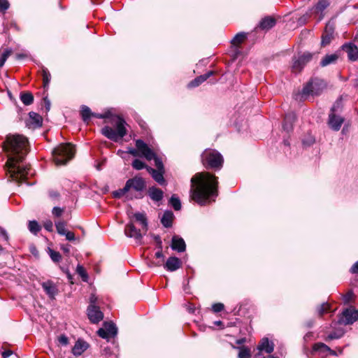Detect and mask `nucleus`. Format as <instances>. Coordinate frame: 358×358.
<instances>
[{
    "instance_id": "0e129e2a",
    "label": "nucleus",
    "mask_w": 358,
    "mask_h": 358,
    "mask_svg": "<svg viewBox=\"0 0 358 358\" xmlns=\"http://www.w3.org/2000/svg\"><path fill=\"white\" fill-rule=\"evenodd\" d=\"M340 336H341V335L337 336V335H336V334H331L328 336L327 338L331 340V339H334V338H338Z\"/></svg>"
},
{
    "instance_id": "4be33fe9",
    "label": "nucleus",
    "mask_w": 358,
    "mask_h": 358,
    "mask_svg": "<svg viewBox=\"0 0 358 358\" xmlns=\"http://www.w3.org/2000/svg\"><path fill=\"white\" fill-rule=\"evenodd\" d=\"M185 243L182 238L178 237L177 236H174L172 238L171 248L173 250H176L178 252H181L185 250Z\"/></svg>"
},
{
    "instance_id": "2eb2a0df",
    "label": "nucleus",
    "mask_w": 358,
    "mask_h": 358,
    "mask_svg": "<svg viewBox=\"0 0 358 358\" xmlns=\"http://www.w3.org/2000/svg\"><path fill=\"white\" fill-rule=\"evenodd\" d=\"M148 194L155 202H159L164 197V192L162 189L155 186L149 187Z\"/></svg>"
},
{
    "instance_id": "a19ab883",
    "label": "nucleus",
    "mask_w": 358,
    "mask_h": 358,
    "mask_svg": "<svg viewBox=\"0 0 358 358\" xmlns=\"http://www.w3.org/2000/svg\"><path fill=\"white\" fill-rule=\"evenodd\" d=\"M12 50L10 49H6L3 52L1 53L0 56V68H1L8 57L11 55Z\"/></svg>"
},
{
    "instance_id": "aec40b11",
    "label": "nucleus",
    "mask_w": 358,
    "mask_h": 358,
    "mask_svg": "<svg viewBox=\"0 0 358 358\" xmlns=\"http://www.w3.org/2000/svg\"><path fill=\"white\" fill-rule=\"evenodd\" d=\"M42 287L50 298L54 299L57 294V288L55 283L50 280L42 283Z\"/></svg>"
},
{
    "instance_id": "f03ea898",
    "label": "nucleus",
    "mask_w": 358,
    "mask_h": 358,
    "mask_svg": "<svg viewBox=\"0 0 358 358\" xmlns=\"http://www.w3.org/2000/svg\"><path fill=\"white\" fill-rule=\"evenodd\" d=\"M191 198L200 205L208 203L210 196L217 195V178L208 172L198 173L191 179Z\"/></svg>"
},
{
    "instance_id": "e2e57ef3",
    "label": "nucleus",
    "mask_w": 358,
    "mask_h": 358,
    "mask_svg": "<svg viewBox=\"0 0 358 358\" xmlns=\"http://www.w3.org/2000/svg\"><path fill=\"white\" fill-rule=\"evenodd\" d=\"M12 353L11 350H6L3 351L1 355L3 358H8L12 355Z\"/></svg>"
},
{
    "instance_id": "2f4dec72",
    "label": "nucleus",
    "mask_w": 358,
    "mask_h": 358,
    "mask_svg": "<svg viewBox=\"0 0 358 358\" xmlns=\"http://www.w3.org/2000/svg\"><path fill=\"white\" fill-rule=\"evenodd\" d=\"M113 195L115 198H121L122 196L126 195V197L130 199H133V196H131L127 189H126V187L124 186L122 189H119L113 192Z\"/></svg>"
},
{
    "instance_id": "09e8293b",
    "label": "nucleus",
    "mask_w": 358,
    "mask_h": 358,
    "mask_svg": "<svg viewBox=\"0 0 358 358\" xmlns=\"http://www.w3.org/2000/svg\"><path fill=\"white\" fill-rule=\"evenodd\" d=\"M50 256L52 260L55 262H59L62 259L59 252L51 250H50Z\"/></svg>"
},
{
    "instance_id": "4468645a",
    "label": "nucleus",
    "mask_w": 358,
    "mask_h": 358,
    "mask_svg": "<svg viewBox=\"0 0 358 358\" xmlns=\"http://www.w3.org/2000/svg\"><path fill=\"white\" fill-rule=\"evenodd\" d=\"M182 262L179 258L171 257L166 260L164 266L166 271L172 272L180 268Z\"/></svg>"
},
{
    "instance_id": "4c0bfd02",
    "label": "nucleus",
    "mask_w": 358,
    "mask_h": 358,
    "mask_svg": "<svg viewBox=\"0 0 358 358\" xmlns=\"http://www.w3.org/2000/svg\"><path fill=\"white\" fill-rule=\"evenodd\" d=\"M162 249H159V250L155 253V256L157 259V261L153 262V264L156 266H160L164 264V256L162 251Z\"/></svg>"
},
{
    "instance_id": "5fc2aeb1",
    "label": "nucleus",
    "mask_w": 358,
    "mask_h": 358,
    "mask_svg": "<svg viewBox=\"0 0 358 358\" xmlns=\"http://www.w3.org/2000/svg\"><path fill=\"white\" fill-rule=\"evenodd\" d=\"M212 308L215 313H219L224 309V304L221 303H215L213 305Z\"/></svg>"
},
{
    "instance_id": "423d86ee",
    "label": "nucleus",
    "mask_w": 358,
    "mask_h": 358,
    "mask_svg": "<svg viewBox=\"0 0 358 358\" xmlns=\"http://www.w3.org/2000/svg\"><path fill=\"white\" fill-rule=\"evenodd\" d=\"M126 189L133 198L141 199L143 197L141 192L145 188V181L140 176H135L129 179L125 183Z\"/></svg>"
},
{
    "instance_id": "49530a36",
    "label": "nucleus",
    "mask_w": 358,
    "mask_h": 358,
    "mask_svg": "<svg viewBox=\"0 0 358 358\" xmlns=\"http://www.w3.org/2000/svg\"><path fill=\"white\" fill-rule=\"evenodd\" d=\"M329 311H331V306L328 303H322L318 309V313L320 316Z\"/></svg>"
},
{
    "instance_id": "f3484780",
    "label": "nucleus",
    "mask_w": 358,
    "mask_h": 358,
    "mask_svg": "<svg viewBox=\"0 0 358 358\" xmlns=\"http://www.w3.org/2000/svg\"><path fill=\"white\" fill-rule=\"evenodd\" d=\"M329 0H319L315 6L313 8V12L319 15V20L324 17V10L329 6Z\"/></svg>"
},
{
    "instance_id": "c9c22d12",
    "label": "nucleus",
    "mask_w": 358,
    "mask_h": 358,
    "mask_svg": "<svg viewBox=\"0 0 358 358\" xmlns=\"http://www.w3.org/2000/svg\"><path fill=\"white\" fill-rule=\"evenodd\" d=\"M104 328L109 334L110 336H114L117 334V328L113 323L106 322L104 324Z\"/></svg>"
},
{
    "instance_id": "ea45409f",
    "label": "nucleus",
    "mask_w": 358,
    "mask_h": 358,
    "mask_svg": "<svg viewBox=\"0 0 358 358\" xmlns=\"http://www.w3.org/2000/svg\"><path fill=\"white\" fill-rule=\"evenodd\" d=\"M328 26L326 27V32L322 35V44L323 45H328L332 38V30L330 29V31H327Z\"/></svg>"
},
{
    "instance_id": "5701e85b",
    "label": "nucleus",
    "mask_w": 358,
    "mask_h": 358,
    "mask_svg": "<svg viewBox=\"0 0 358 358\" xmlns=\"http://www.w3.org/2000/svg\"><path fill=\"white\" fill-rule=\"evenodd\" d=\"M29 116V117L27 122L28 126L35 128L42 125V117L40 115L34 112H30Z\"/></svg>"
},
{
    "instance_id": "9b49d317",
    "label": "nucleus",
    "mask_w": 358,
    "mask_h": 358,
    "mask_svg": "<svg viewBox=\"0 0 358 358\" xmlns=\"http://www.w3.org/2000/svg\"><path fill=\"white\" fill-rule=\"evenodd\" d=\"M57 233L59 235L65 236L68 241L75 240V234L72 231H67L66 229V222L64 220H57L55 222Z\"/></svg>"
},
{
    "instance_id": "052dcab7",
    "label": "nucleus",
    "mask_w": 358,
    "mask_h": 358,
    "mask_svg": "<svg viewBox=\"0 0 358 358\" xmlns=\"http://www.w3.org/2000/svg\"><path fill=\"white\" fill-rule=\"evenodd\" d=\"M350 271L352 273H358V261L352 266Z\"/></svg>"
},
{
    "instance_id": "c756f323",
    "label": "nucleus",
    "mask_w": 358,
    "mask_h": 358,
    "mask_svg": "<svg viewBox=\"0 0 358 358\" xmlns=\"http://www.w3.org/2000/svg\"><path fill=\"white\" fill-rule=\"evenodd\" d=\"M338 57L336 54L327 55L322 59L320 64L322 66H327L334 63L338 59Z\"/></svg>"
},
{
    "instance_id": "ddd939ff",
    "label": "nucleus",
    "mask_w": 358,
    "mask_h": 358,
    "mask_svg": "<svg viewBox=\"0 0 358 358\" xmlns=\"http://www.w3.org/2000/svg\"><path fill=\"white\" fill-rule=\"evenodd\" d=\"M334 107L331 108V113L329 114V127L334 131H338L342 124L344 122V119L340 116L336 115L334 113Z\"/></svg>"
},
{
    "instance_id": "f257e3e1",
    "label": "nucleus",
    "mask_w": 358,
    "mask_h": 358,
    "mask_svg": "<svg viewBox=\"0 0 358 358\" xmlns=\"http://www.w3.org/2000/svg\"><path fill=\"white\" fill-rule=\"evenodd\" d=\"M3 150L8 153L6 164L10 177L17 182H24L30 173V167L20 166L29 150L27 138L20 134L10 135L3 145Z\"/></svg>"
},
{
    "instance_id": "1a4fd4ad",
    "label": "nucleus",
    "mask_w": 358,
    "mask_h": 358,
    "mask_svg": "<svg viewBox=\"0 0 358 358\" xmlns=\"http://www.w3.org/2000/svg\"><path fill=\"white\" fill-rule=\"evenodd\" d=\"M312 55L310 53H303L301 55L294 57L292 65V71L294 73H299L301 71L303 66L310 61Z\"/></svg>"
},
{
    "instance_id": "393cba45",
    "label": "nucleus",
    "mask_w": 358,
    "mask_h": 358,
    "mask_svg": "<svg viewBox=\"0 0 358 358\" xmlns=\"http://www.w3.org/2000/svg\"><path fill=\"white\" fill-rule=\"evenodd\" d=\"M275 24V20L272 17H266L259 22V27L263 30H268Z\"/></svg>"
},
{
    "instance_id": "f704fd0d",
    "label": "nucleus",
    "mask_w": 358,
    "mask_h": 358,
    "mask_svg": "<svg viewBox=\"0 0 358 358\" xmlns=\"http://www.w3.org/2000/svg\"><path fill=\"white\" fill-rule=\"evenodd\" d=\"M313 350L315 352H329L330 353L334 354L329 347L322 343H315L313 347Z\"/></svg>"
},
{
    "instance_id": "de8ad7c7",
    "label": "nucleus",
    "mask_w": 358,
    "mask_h": 358,
    "mask_svg": "<svg viewBox=\"0 0 358 358\" xmlns=\"http://www.w3.org/2000/svg\"><path fill=\"white\" fill-rule=\"evenodd\" d=\"M355 295L352 291H348L345 294L343 295V300L345 303H348L354 299Z\"/></svg>"
},
{
    "instance_id": "79ce46f5",
    "label": "nucleus",
    "mask_w": 358,
    "mask_h": 358,
    "mask_svg": "<svg viewBox=\"0 0 358 358\" xmlns=\"http://www.w3.org/2000/svg\"><path fill=\"white\" fill-rule=\"evenodd\" d=\"M131 166L136 170H141L144 168L147 169V168H149L144 162L138 159H136L133 161Z\"/></svg>"
},
{
    "instance_id": "a878e982",
    "label": "nucleus",
    "mask_w": 358,
    "mask_h": 358,
    "mask_svg": "<svg viewBox=\"0 0 358 358\" xmlns=\"http://www.w3.org/2000/svg\"><path fill=\"white\" fill-rule=\"evenodd\" d=\"M212 73H213V72L210 71V72L207 73L206 74H204V75H202V76H200L196 78L194 80H193L188 84V87H195L199 86L202 83H203L205 80H206L212 75Z\"/></svg>"
},
{
    "instance_id": "6e6552de",
    "label": "nucleus",
    "mask_w": 358,
    "mask_h": 358,
    "mask_svg": "<svg viewBox=\"0 0 358 358\" xmlns=\"http://www.w3.org/2000/svg\"><path fill=\"white\" fill-rule=\"evenodd\" d=\"M136 148H129L127 153L134 157H143L148 161H151L152 159L155 157V151L143 141L140 139L136 140Z\"/></svg>"
},
{
    "instance_id": "13d9d810",
    "label": "nucleus",
    "mask_w": 358,
    "mask_h": 358,
    "mask_svg": "<svg viewBox=\"0 0 358 358\" xmlns=\"http://www.w3.org/2000/svg\"><path fill=\"white\" fill-rule=\"evenodd\" d=\"M97 301V297L95 294H92L90 298V306H96Z\"/></svg>"
},
{
    "instance_id": "37998d69",
    "label": "nucleus",
    "mask_w": 358,
    "mask_h": 358,
    "mask_svg": "<svg viewBox=\"0 0 358 358\" xmlns=\"http://www.w3.org/2000/svg\"><path fill=\"white\" fill-rule=\"evenodd\" d=\"M29 229L31 233L36 234L41 230V227L37 222L30 221L29 222Z\"/></svg>"
},
{
    "instance_id": "774afa93",
    "label": "nucleus",
    "mask_w": 358,
    "mask_h": 358,
    "mask_svg": "<svg viewBox=\"0 0 358 358\" xmlns=\"http://www.w3.org/2000/svg\"><path fill=\"white\" fill-rule=\"evenodd\" d=\"M64 251L68 252H69V249L68 248H64Z\"/></svg>"
},
{
    "instance_id": "20e7f679",
    "label": "nucleus",
    "mask_w": 358,
    "mask_h": 358,
    "mask_svg": "<svg viewBox=\"0 0 358 358\" xmlns=\"http://www.w3.org/2000/svg\"><path fill=\"white\" fill-rule=\"evenodd\" d=\"M125 122L120 117L116 118L115 129L106 126L101 129V133L108 138L118 142L127 134V129L124 127Z\"/></svg>"
},
{
    "instance_id": "69168bd1",
    "label": "nucleus",
    "mask_w": 358,
    "mask_h": 358,
    "mask_svg": "<svg viewBox=\"0 0 358 358\" xmlns=\"http://www.w3.org/2000/svg\"><path fill=\"white\" fill-rule=\"evenodd\" d=\"M92 117H98V118H105L106 117V115H96V114H94V115Z\"/></svg>"
},
{
    "instance_id": "4d7b16f0",
    "label": "nucleus",
    "mask_w": 358,
    "mask_h": 358,
    "mask_svg": "<svg viewBox=\"0 0 358 358\" xmlns=\"http://www.w3.org/2000/svg\"><path fill=\"white\" fill-rule=\"evenodd\" d=\"M97 333L98 335L103 338H107L110 337L109 334H108L105 328L99 329Z\"/></svg>"
},
{
    "instance_id": "473e14b6",
    "label": "nucleus",
    "mask_w": 358,
    "mask_h": 358,
    "mask_svg": "<svg viewBox=\"0 0 358 358\" xmlns=\"http://www.w3.org/2000/svg\"><path fill=\"white\" fill-rule=\"evenodd\" d=\"M20 99L24 105L29 106L33 103L34 96L30 92H24L21 94Z\"/></svg>"
},
{
    "instance_id": "bf43d9fd",
    "label": "nucleus",
    "mask_w": 358,
    "mask_h": 358,
    "mask_svg": "<svg viewBox=\"0 0 358 358\" xmlns=\"http://www.w3.org/2000/svg\"><path fill=\"white\" fill-rule=\"evenodd\" d=\"M49 196L52 199H57L59 196V194L57 192V191H55V190H50L49 192Z\"/></svg>"
},
{
    "instance_id": "412c9836",
    "label": "nucleus",
    "mask_w": 358,
    "mask_h": 358,
    "mask_svg": "<svg viewBox=\"0 0 358 358\" xmlns=\"http://www.w3.org/2000/svg\"><path fill=\"white\" fill-rule=\"evenodd\" d=\"M87 348L88 344L85 341L79 339L75 343L71 352L75 356H80L87 349Z\"/></svg>"
},
{
    "instance_id": "9d476101",
    "label": "nucleus",
    "mask_w": 358,
    "mask_h": 358,
    "mask_svg": "<svg viewBox=\"0 0 358 358\" xmlns=\"http://www.w3.org/2000/svg\"><path fill=\"white\" fill-rule=\"evenodd\" d=\"M358 319V311L354 308H348L343 312L340 322L344 324H350Z\"/></svg>"
},
{
    "instance_id": "338daca9",
    "label": "nucleus",
    "mask_w": 358,
    "mask_h": 358,
    "mask_svg": "<svg viewBox=\"0 0 358 358\" xmlns=\"http://www.w3.org/2000/svg\"><path fill=\"white\" fill-rule=\"evenodd\" d=\"M50 102L48 101L46 102V108H47V109H48V110H49V109H50Z\"/></svg>"
},
{
    "instance_id": "bb28decb",
    "label": "nucleus",
    "mask_w": 358,
    "mask_h": 358,
    "mask_svg": "<svg viewBox=\"0 0 358 358\" xmlns=\"http://www.w3.org/2000/svg\"><path fill=\"white\" fill-rule=\"evenodd\" d=\"M134 217L136 221L140 222L142 226V230L145 233L148 230V222L145 215L142 213H136L134 214Z\"/></svg>"
},
{
    "instance_id": "58836bf2",
    "label": "nucleus",
    "mask_w": 358,
    "mask_h": 358,
    "mask_svg": "<svg viewBox=\"0 0 358 358\" xmlns=\"http://www.w3.org/2000/svg\"><path fill=\"white\" fill-rule=\"evenodd\" d=\"M42 76H43V86L44 87H46L48 86L51 76L48 70L45 68L42 69Z\"/></svg>"
},
{
    "instance_id": "603ef678",
    "label": "nucleus",
    "mask_w": 358,
    "mask_h": 358,
    "mask_svg": "<svg viewBox=\"0 0 358 358\" xmlns=\"http://www.w3.org/2000/svg\"><path fill=\"white\" fill-rule=\"evenodd\" d=\"M63 213H64V209L61 208L59 207H54L52 210V215L57 217H60Z\"/></svg>"
},
{
    "instance_id": "7c9ffc66",
    "label": "nucleus",
    "mask_w": 358,
    "mask_h": 358,
    "mask_svg": "<svg viewBox=\"0 0 358 358\" xmlns=\"http://www.w3.org/2000/svg\"><path fill=\"white\" fill-rule=\"evenodd\" d=\"M80 113L84 122H87L94 115L90 108L86 106H82Z\"/></svg>"
},
{
    "instance_id": "a18cd8bd",
    "label": "nucleus",
    "mask_w": 358,
    "mask_h": 358,
    "mask_svg": "<svg viewBox=\"0 0 358 358\" xmlns=\"http://www.w3.org/2000/svg\"><path fill=\"white\" fill-rule=\"evenodd\" d=\"M251 353L250 349L247 348H241L238 353V358H250Z\"/></svg>"
},
{
    "instance_id": "cd10ccee",
    "label": "nucleus",
    "mask_w": 358,
    "mask_h": 358,
    "mask_svg": "<svg viewBox=\"0 0 358 358\" xmlns=\"http://www.w3.org/2000/svg\"><path fill=\"white\" fill-rule=\"evenodd\" d=\"M173 218V213L171 211H166L162 217L161 222L165 227H170L172 224Z\"/></svg>"
},
{
    "instance_id": "c03bdc74",
    "label": "nucleus",
    "mask_w": 358,
    "mask_h": 358,
    "mask_svg": "<svg viewBox=\"0 0 358 358\" xmlns=\"http://www.w3.org/2000/svg\"><path fill=\"white\" fill-rule=\"evenodd\" d=\"M76 271L80 275L83 281L86 282L87 280L88 275L83 266L78 265Z\"/></svg>"
},
{
    "instance_id": "39448f33",
    "label": "nucleus",
    "mask_w": 358,
    "mask_h": 358,
    "mask_svg": "<svg viewBox=\"0 0 358 358\" xmlns=\"http://www.w3.org/2000/svg\"><path fill=\"white\" fill-rule=\"evenodd\" d=\"M201 161L207 169H220L222 166L223 158L217 151L207 149L201 155Z\"/></svg>"
},
{
    "instance_id": "8fccbe9b",
    "label": "nucleus",
    "mask_w": 358,
    "mask_h": 358,
    "mask_svg": "<svg viewBox=\"0 0 358 358\" xmlns=\"http://www.w3.org/2000/svg\"><path fill=\"white\" fill-rule=\"evenodd\" d=\"M154 159L155 160V166L157 169V170L159 171H164V165H163V163L160 160V159H159L157 155H156V153L155 152V157L152 159V160Z\"/></svg>"
},
{
    "instance_id": "680f3d73",
    "label": "nucleus",
    "mask_w": 358,
    "mask_h": 358,
    "mask_svg": "<svg viewBox=\"0 0 358 358\" xmlns=\"http://www.w3.org/2000/svg\"><path fill=\"white\" fill-rule=\"evenodd\" d=\"M155 240L157 243L158 248L160 250L162 249V243L160 237L159 236H155Z\"/></svg>"
},
{
    "instance_id": "6e6d98bb",
    "label": "nucleus",
    "mask_w": 358,
    "mask_h": 358,
    "mask_svg": "<svg viewBox=\"0 0 358 358\" xmlns=\"http://www.w3.org/2000/svg\"><path fill=\"white\" fill-rule=\"evenodd\" d=\"M44 228L48 231H52L53 224L51 220H46L43 224Z\"/></svg>"
},
{
    "instance_id": "c85d7f7f",
    "label": "nucleus",
    "mask_w": 358,
    "mask_h": 358,
    "mask_svg": "<svg viewBox=\"0 0 358 358\" xmlns=\"http://www.w3.org/2000/svg\"><path fill=\"white\" fill-rule=\"evenodd\" d=\"M247 38V34L240 32L237 34L231 40V43L234 46H238L243 43Z\"/></svg>"
},
{
    "instance_id": "864d4df0",
    "label": "nucleus",
    "mask_w": 358,
    "mask_h": 358,
    "mask_svg": "<svg viewBox=\"0 0 358 358\" xmlns=\"http://www.w3.org/2000/svg\"><path fill=\"white\" fill-rule=\"evenodd\" d=\"M58 341L62 345H67L69 344V338L65 335H61L58 337Z\"/></svg>"
},
{
    "instance_id": "6ab92c4d",
    "label": "nucleus",
    "mask_w": 358,
    "mask_h": 358,
    "mask_svg": "<svg viewBox=\"0 0 358 358\" xmlns=\"http://www.w3.org/2000/svg\"><path fill=\"white\" fill-rule=\"evenodd\" d=\"M257 349L259 352L264 351L265 352L270 354L274 350V344L273 342L269 341L267 338H264L259 342Z\"/></svg>"
},
{
    "instance_id": "0eeeda50",
    "label": "nucleus",
    "mask_w": 358,
    "mask_h": 358,
    "mask_svg": "<svg viewBox=\"0 0 358 358\" xmlns=\"http://www.w3.org/2000/svg\"><path fill=\"white\" fill-rule=\"evenodd\" d=\"M326 85L322 80L318 78L311 79L303 88L301 96L306 99L309 96H318L325 88Z\"/></svg>"
},
{
    "instance_id": "72a5a7b5",
    "label": "nucleus",
    "mask_w": 358,
    "mask_h": 358,
    "mask_svg": "<svg viewBox=\"0 0 358 358\" xmlns=\"http://www.w3.org/2000/svg\"><path fill=\"white\" fill-rule=\"evenodd\" d=\"M294 120V117L292 115H288L285 116L283 129L287 131L292 129V124Z\"/></svg>"
},
{
    "instance_id": "a211bd4d",
    "label": "nucleus",
    "mask_w": 358,
    "mask_h": 358,
    "mask_svg": "<svg viewBox=\"0 0 358 358\" xmlns=\"http://www.w3.org/2000/svg\"><path fill=\"white\" fill-rule=\"evenodd\" d=\"M343 50L347 52L348 59L351 61H355L358 59V48L351 43L343 45Z\"/></svg>"
},
{
    "instance_id": "dca6fc26",
    "label": "nucleus",
    "mask_w": 358,
    "mask_h": 358,
    "mask_svg": "<svg viewBox=\"0 0 358 358\" xmlns=\"http://www.w3.org/2000/svg\"><path fill=\"white\" fill-rule=\"evenodd\" d=\"M124 233L126 236L131 238H134L136 240L141 239L142 238L141 230H138L133 223H129L126 225Z\"/></svg>"
},
{
    "instance_id": "7ed1b4c3",
    "label": "nucleus",
    "mask_w": 358,
    "mask_h": 358,
    "mask_svg": "<svg viewBox=\"0 0 358 358\" xmlns=\"http://www.w3.org/2000/svg\"><path fill=\"white\" fill-rule=\"evenodd\" d=\"M76 149L71 143H62L52 151L55 163L64 165L74 157Z\"/></svg>"
},
{
    "instance_id": "b1692460",
    "label": "nucleus",
    "mask_w": 358,
    "mask_h": 358,
    "mask_svg": "<svg viewBox=\"0 0 358 358\" xmlns=\"http://www.w3.org/2000/svg\"><path fill=\"white\" fill-rule=\"evenodd\" d=\"M147 171L152 175L154 180L159 185H164L165 180L164 178V171L155 170L152 168H147Z\"/></svg>"
},
{
    "instance_id": "f8f14e48",
    "label": "nucleus",
    "mask_w": 358,
    "mask_h": 358,
    "mask_svg": "<svg viewBox=\"0 0 358 358\" xmlns=\"http://www.w3.org/2000/svg\"><path fill=\"white\" fill-rule=\"evenodd\" d=\"M87 315L92 323H98L103 318V314L96 306H89L87 308Z\"/></svg>"
},
{
    "instance_id": "3c124183",
    "label": "nucleus",
    "mask_w": 358,
    "mask_h": 358,
    "mask_svg": "<svg viewBox=\"0 0 358 358\" xmlns=\"http://www.w3.org/2000/svg\"><path fill=\"white\" fill-rule=\"evenodd\" d=\"M8 0H0V12L4 13L9 8Z\"/></svg>"
},
{
    "instance_id": "e433bc0d",
    "label": "nucleus",
    "mask_w": 358,
    "mask_h": 358,
    "mask_svg": "<svg viewBox=\"0 0 358 358\" xmlns=\"http://www.w3.org/2000/svg\"><path fill=\"white\" fill-rule=\"evenodd\" d=\"M170 204L172 206V207L176 210H179L181 208V203L178 196H176L175 194L172 195L169 200Z\"/></svg>"
}]
</instances>
